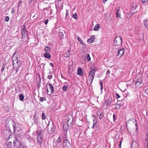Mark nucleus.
<instances>
[{
  "label": "nucleus",
  "mask_w": 148,
  "mask_h": 148,
  "mask_svg": "<svg viewBox=\"0 0 148 148\" xmlns=\"http://www.w3.org/2000/svg\"><path fill=\"white\" fill-rule=\"evenodd\" d=\"M100 25L99 24H96L94 28V30L95 31H98L100 28Z\"/></svg>",
  "instance_id": "obj_25"
},
{
  "label": "nucleus",
  "mask_w": 148,
  "mask_h": 148,
  "mask_svg": "<svg viewBox=\"0 0 148 148\" xmlns=\"http://www.w3.org/2000/svg\"><path fill=\"white\" fill-rule=\"evenodd\" d=\"M118 55H118L120 56V57L122 56L124 53V51L123 49H120L119 51H118Z\"/></svg>",
  "instance_id": "obj_21"
},
{
  "label": "nucleus",
  "mask_w": 148,
  "mask_h": 148,
  "mask_svg": "<svg viewBox=\"0 0 148 148\" xmlns=\"http://www.w3.org/2000/svg\"><path fill=\"white\" fill-rule=\"evenodd\" d=\"M14 9H13V8L12 9V11H11L12 13H14Z\"/></svg>",
  "instance_id": "obj_56"
},
{
  "label": "nucleus",
  "mask_w": 148,
  "mask_h": 148,
  "mask_svg": "<svg viewBox=\"0 0 148 148\" xmlns=\"http://www.w3.org/2000/svg\"><path fill=\"white\" fill-rule=\"evenodd\" d=\"M47 93L48 95H51L54 92V88L50 83H47L46 85Z\"/></svg>",
  "instance_id": "obj_5"
},
{
  "label": "nucleus",
  "mask_w": 148,
  "mask_h": 148,
  "mask_svg": "<svg viewBox=\"0 0 148 148\" xmlns=\"http://www.w3.org/2000/svg\"><path fill=\"white\" fill-rule=\"evenodd\" d=\"M67 87L68 86L67 85H64L62 88V90H63V91H66L67 88Z\"/></svg>",
  "instance_id": "obj_32"
},
{
  "label": "nucleus",
  "mask_w": 148,
  "mask_h": 148,
  "mask_svg": "<svg viewBox=\"0 0 148 148\" xmlns=\"http://www.w3.org/2000/svg\"><path fill=\"white\" fill-rule=\"evenodd\" d=\"M122 39L121 36H117L115 39L113 43V47L118 48L122 44Z\"/></svg>",
  "instance_id": "obj_3"
},
{
  "label": "nucleus",
  "mask_w": 148,
  "mask_h": 148,
  "mask_svg": "<svg viewBox=\"0 0 148 148\" xmlns=\"http://www.w3.org/2000/svg\"><path fill=\"white\" fill-rule=\"evenodd\" d=\"M97 71V69L95 67L91 68L90 70L89 74L88 76V79L90 83H88L89 84V85L90 86L92 84L94 77L95 75V72Z\"/></svg>",
  "instance_id": "obj_2"
},
{
  "label": "nucleus",
  "mask_w": 148,
  "mask_h": 148,
  "mask_svg": "<svg viewBox=\"0 0 148 148\" xmlns=\"http://www.w3.org/2000/svg\"><path fill=\"white\" fill-rule=\"evenodd\" d=\"M98 114V115L99 116V118L101 119L102 118V114Z\"/></svg>",
  "instance_id": "obj_49"
},
{
  "label": "nucleus",
  "mask_w": 148,
  "mask_h": 148,
  "mask_svg": "<svg viewBox=\"0 0 148 148\" xmlns=\"http://www.w3.org/2000/svg\"><path fill=\"white\" fill-rule=\"evenodd\" d=\"M50 66H51L53 68L54 67L53 64V63H50Z\"/></svg>",
  "instance_id": "obj_54"
},
{
  "label": "nucleus",
  "mask_w": 148,
  "mask_h": 148,
  "mask_svg": "<svg viewBox=\"0 0 148 148\" xmlns=\"http://www.w3.org/2000/svg\"><path fill=\"white\" fill-rule=\"evenodd\" d=\"M67 131H63V132L62 137L64 139H67Z\"/></svg>",
  "instance_id": "obj_20"
},
{
  "label": "nucleus",
  "mask_w": 148,
  "mask_h": 148,
  "mask_svg": "<svg viewBox=\"0 0 148 148\" xmlns=\"http://www.w3.org/2000/svg\"><path fill=\"white\" fill-rule=\"evenodd\" d=\"M21 32L22 35L23 39H25V41L28 40L29 38L28 37V33L24 25L22 26Z\"/></svg>",
  "instance_id": "obj_4"
},
{
  "label": "nucleus",
  "mask_w": 148,
  "mask_h": 148,
  "mask_svg": "<svg viewBox=\"0 0 148 148\" xmlns=\"http://www.w3.org/2000/svg\"><path fill=\"white\" fill-rule=\"evenodd\" d=\"M95 39V36L92 35L91 36L90 38L87 40V42H89V43H91L94 41V40Z\"/></svg>",
  "instance_id": "obj_19"
},
{
  "label": "nucleus",
  "mask_w": 148,
  "mask_h": 148,
  "mask_svg": "<svg viewBox=\"0 0 148 148\" xmlns=\"http://www.w3.org/2000/svg\"><path fill=\"white\" fill-rule=\"evenodd\" d=\"M113 122H114L115 121L116 119V115L114 114H113Z\"/></svg>",
  "instance_id": "obj_37"
},
{
  "label": "nucleus",
  "mask_w": 148,
  "mask_h": 148,
  "mask_svg": "<svg viewBox=\"0 0 148 148\" xmlns=\"http://www.w3.org/2000/svg\"><path fill=\"white\" fill-rule=\"evenodd\" d=\"M59 38L60 39H62L64 38L63 34L62 32H60L59 33Z\"/></svg>",
  "instance_id": "obj_28"
},
{
  "label": "nucleus",
  "mask_w": 148,
  "mask_h": 148,
  "mask_svg": "<svg viewBox=\"0 0 148 148\" xmlns=\"http://www.w3.org/2000/svg\"><path fill=\"white\" fill-rule=\"evenodd\" d=\"M110 73V71L109 70H108L107 71L106 73V76L107 77H109V74Z\"/></svg>",
  "instance_id": "obj_42"
},
{
  "label": "nucleus",
  "mask_w": 148,
  "mask_h": 148,
  "mask_svg": "<svg viewBox=\"0 0 148 148\" xmlns=\"http://www.w3.org/2000/svg\"><path fill=\"white\" fill-rule=\"evenodd\" d=\"M50 50L51 49L48 46H46L45 47V50L46 51V52H47L48 51L50 52Z\"/></svg>",
  "instance_id": "obj_30"
},
{
  "label": "nucleus",
  "mask_w": 148,
  "mask_h": 148,
  "mask_svg": "<svg viewBox=\"0 0 148 148\" xmlns=\"http://www.w3.org/2000/svg\"><path fill=\"white\" fill-rule=\"evenodd\" d=\"M77 73L78 75L80 76H81L83 75V72L82 68H79L77 69Z\"/></svg>",
  "instance_id": "obj_18"
},
{
  "label": "nucleus",
  "mask_w": 148,
  "mask_h": 148,
  "mask_svg": "<svg viewBox=\"0 0 148 148\" xmlns=\"http://www.w3.org/2000/svg\"><path fill=\"white\" fill-rule=\"evenodd\" d=\"M5 123L6 128L10 130L11 127H13L14 131H18L19 130L16 127V125L12 120L11 119H7L5 121Z\"/></svg>",
  "instance_id": "obj_1"
},
{
  "label": "nucleus",
  "mask_w": 148,
  "mask_h": 148,
  "mask_svg": "<svg viewBox=\"0 0 148 148\" xmlns=\"http://www.w3.org/2000/svg\"><path fill=\"white\" fill-rule=\"evenodd\" d=\"M63 143L64 146L66 147L67 148H69L70 146H71V144L69 142L67 139H64Z\"/></svg>",
  "instance_id": "obj_11"
},
{
  "label": "nucleus",
  "mask_w": 148,
  "mask_h": 148,
  "mask_svg": "<svg viewBox=\"0 0 148 148\" xmlns=\"http://www.w3.org/2000/svg\"><path fill=\"white\" fill-rule=\"evenodd\" d=\"M60 137H59L57 139V142H58V143H60V142L61 140H60Z\"/></svg>",
  "instance_id": "obj_47"
},
{
  "label": "nucleus",
  "mask_w": 148,
  "mask_h": 148,
  "mask_svg": "<svg viewBox=\"0 0 148 148\" xmlns=\"http://www.w3.org/2000/svg\"><path fill=\"white\" fill-rule=\"evenodd\" d=\"M119 8H119L118 9H117V11H116V13H119V11H120Z\"/></svg>",
  "instance_id": "obj_55"
},
{
  "label": "nucleus",
  "mask_w": 148,
  "mask_h": 148,
  "mask_svg": "<svg viewBox=\"0 0 148 148\" xmlns=\"http://www.w3.org/2000/svg\"><path fill=\"white\" fill-rule=\"evenodd\" d=\"M116 14L117 17L120 18H121V15L119 13H116Z\"/></svg>",
  "instance_id": "obj_44"
},
{
  "label": "nucleus",
  "mask_w": 148,
  "mask_h": 148,
  "mask_svg": "<svg viewBox=\"0 0 148 148\" xmlns=\"http://www.w3.org/2000/svg\"><path fill=\"white\" fill-rule=\"evenodd\" d=\"M72 17L76 19L77 18V15L76 14H73Z\"/></svg>",
  "instance_id": "obj_43"
},
{
  "label": "nucleus",
  "mask_w": 148,
  "mask_h": 148,
  "mask_svg": "<svg viewBox=\"0 0 148 148\" xmlns=\"http://www.w3.org/2000/svg\"><path fill=\"white\" fill-rule=\"evenodd\" d=\"M107 0H103V3H105L107 1Z\"/></svg>",
  "instance_id": "obj_58"
},
{
  "label": "nucleus",
  "mask_w": 148,
  "mask_h": 148,
  "mask_svg": "<svg viewBox=\"0 0 148 148\" xmlns=\"http://www.w3.org/2000/svg\"><path fill=\"white\" fill-rule=\"evenodd\" d=\"M12 64L14 68L16 69H18L20 67L21 65V63L19 60L12 62Z\"/></svg>",
  "instance_id": "obj_8"
},
{
  "label": "nucleus",
  "mask_w": 148,
  "mask_h": 148,
  "mask_svg": "<svg viewBox=\"0 0 148 148\" xmlns=\"http://www.w3.org/2000/svg\"><path fill=\"white\" fill-rule=\"evenodd\" d=\"M48 21H49V20L48 19H47L44 22V23H45L46 24V25H47L48 22Z\"/></svg>",
  "instance_id": "obj_50"
},
{
  "label": "nucleus",
  "mask_w": 148,
  "mask_h": 148,
  "mask_svg": "<svg viewBox=\"0 0 148 148\" xmlns=\"http://www.w3.org/2000/svg\"><path fill=\"white\" fill-rule=\"evenodd\" d=\"M19 148H26V147L25 143H21V144Z\"/></svg>",
  "instance_id": "obj_31"
},
{
  "label": "nucleus",
  "mask_w": 148,
  "mask_h": 148,
  "mask_svg": "<svg viewBox=\"0 0 148 148\" xmlns=\"http://www.w3.org/2000/svg\"><path fill=\"white\" fill-rule=\"evenodd\" d=\"M68 16V13L67 12H66V16Z\"/></svg>",
  "instance_id": "obj_63"
},
{
  "label": "nucleus",
  "mask_w": 148,
  "mask_h": 148,
  "mask_svg": "<svg viewBox=\"0 0 148 148\" xmlns=\"http://www.w3.org/2000/svg\"><path fill=\"white\" fill-rule=\"evenodd\" d=\"M81 44H82V46H83V47H86V45L84 43V42H83V43H81Z\"/></svg>",
  "instance_id": "obj_51"
},
{
  "label": "nucleus",
  "mask_w": 148,
  "mask_h": 148,
  "mask_svg": "<svg viewBox=\"0 0 148 148\" xmlns=\"http://www.w3.org/2000/svg\"><path fill=\"white\" fill-rule=\"evenodd\" d=\"M121 141L119 145V148H121Z\"/></svg>",
  "instance_id": "obj_57"
},
{
  "label": "nucleus",
  "mask_w": 148,
  "mask_h": 148,
  "mask_svg": "<svg viewBox=\"0 0 148 148\" xmlns=\"http://www.w3.org/2000/svg\"><path fill=\"white\" fill-rule=\"evenodd\" d=\"M70 126H69V125L67 124V123H65L64 124L63 126V131H68V128Z\"/></svg>",
  "instance_id": "obj_17"
},
{
  "label": "nucleus",
  "mask_w": 148,
  "mask_h": 148,
  "mask_svg": "<svg viewBox=\"0 0 148 148\" xmlns=\"http://www.w3.org/2000/svg\"><path fill=\"white\" fill-rule=\"evenodd\" d=\"M10 19V18L8 16H6L5 17V22H8Z\"/></svg>",
  "instance_id": "obj_41"
},
{
  "label": "nucleus",
  "mask_w": 148,
  "mask_h": 148,
  "mask_svg": "<svg viewBox=\"0 0 148 148\" xmlns=\"http://www.w3.org/2000/svg\"><path fill=\"white\" fill-rule=\"evenodd\" d=\"M37 143L38 144L41 145L42 144V143L43 140V138L42 136H37Z\"/></svg>",
  "instance_id": "obj_13"
},
{
  "label": "nucleus",
  "mask_w": 148,
  "mask_h": 148,
  "mask_svg": "<svg viewBox=\"0 0 148 148\" xmlns=\"http://www.w3.org/2000/svg\"><path fill=\"white\" fill-rule=\"evenodd\" d=\"M4 133H6L7 134H6V136H8V138H10V137L11 136V135H10V132L8 130H5L4 131Z\"/></svg>",
  "instance_id": "obj_23"
},
{
  "label": "nucleus",
  "mask_w": 148,
  "mask_h": 148,
  "mask_svg": "<svg viewBox=\"0 0 148 148\" xmlns=\"http://www.w3.org/2000/svg\"><path fill=\"white\" fill-rule=\"evenodd\" d=\"M138 144L136 141L133 140L132 142L131 148H138Z\"/></svg>",
  "instance_id": "obj_15"
},
{
  "label": "nucleus",
  "mask_w": 148,
  "mask_h": 148,
  "mask_svg": "<svg viewBox=\"0 0 148 148\" xmlns=\"http://www.w3.org/2000/svg\"><path fill=\"white\" fill-rule=\"evenodd\" d=\"M86 59L88 61H90L91 60V58L89 54H87L86 55Z\"/></svg>",
  "instance_id": "obj_33"
},
{
  "label": "nucleus",
  "mask_w": 148,
  "mask_h": 148,
  "mask_svg": "<svg viewBox=\"0 0 148 148\" xmlns=\"http://www.w3.org/2000/svg\"><path fill=\"white\" fill-rule=\"evenodd\" d=\"M19 56L17 52H15L12 56V62H14L15 61L18 60V57Z\"/></svg>",
  "instance_id": "obj_12"
},
{
  "label": "nucleus",
  "mask_w": 148,
  "mask_h": 148,
  "mask_svg": "<svg viewBox=\"0 0 148 148\" xmlns=\"http://www.w3.org/2000/svg\"><path fill=\"white\" fill-rule=\"evenodd\" d=\"M47 131L49 133L52 134L55 131V127L53 125V124H52L51 125L49 123L47 127Z\"/></svg>",
  "instance_id": "obj_6"
},
{
  "label": "nucleus",
  "mask_w": 148,
  "mask_h": 148,
  "mask_svg": "<svg viewBox=\"0 0 148 148\" xmlns=\"http://www.w3.org/2000/svg\"><path fill=\"white\" fill-rule=\"evenodd\" d=\"M77 37L78 40V41L80 43V44L82 43H83V40H82L78 36H77Z\"/></svg>",
  "instance_id": "obj_39"
},
{
  "label": "nucleus",
  "mask_w": 148,
  "mask_h": 148,
  "mask_svg": "<svg viewBox=\"0 0 148 148\" xmlns=\"http://www.w3.org/2000/svg\"><path fill=\"white\" fill-rule=\"evenodd\" d=\"M116 108L117 109H119L121 106V105H120V104H119V103H118V104H116Z\"/></svg>",
  "instance_id": "obj_38"
},
{
  "label": "nucleus",
  "mask_w": 148,
  "mask_h": 148,
  "mask_svg": "<svg viewBox=\"0 0 148 148\" xmlns=\"http://www.w3.org/2000/svg\"><path fill=\"white\" fill-rule=\"evenodd\" d=\"M147 148H148V142H147Z\"/></svg>",
  "instance_id": "obj_64"
},
{
  "label": "nucleus",
  "mask_w": 148,
  "mask_h": 148,
  "mask_svg": "<svg viewBox=\"0 0 148 148\" xmlns=\"http://www.w3.org/2000/svg\"><path fill=\"white\" fill-rule=\"evenodd\" d=\"M112 102V97L109 96L105 101V104L108 107H109Z\"/></svg>",
  "instance_id": "obj_7"
},
{
  "label": "nucleus",
  "mask_w": 148,
  "mask_h": 148,
  "mask_svg": "<svg viewBox=\"0 0 148 148\" xmlns=\"http://www.w3.org/2000/svg\"><path fill=\"white\" fill-rule=\"evenodd\" d=\"M46 53L44 54V56L45 57L47 58H51V55L47 53V52H45Z\"/></svg>",
  "instance_id": "obj_24"
},
{
  "label": "nucleus",
  "mask_w": 148,
  "mask_h": 148,
  "mask_svg": "<svg viewBox=\"0 0 148 148\" xmlns=\"http://www.w3.org/2000/svg\"><path fill=\"white\" fill-rule=\"evenodd\" d=\"M5 67V65L4 64H3L2 65L1 69V71L2 72H3L4 71Z\"/></svg>",
  "instance_id": "obj_46"
},
{
  "label": "nucleus",
  "mask_w": 148,
  "mask_h": 148,
  "mask_svg": "<svg viewBox=\"0 0 148 148\" xmlns=\"http://www.w3.org/2000/svg\"><path fill=\"white\" fill-rule=\"evenodd\" d=\"M13 143L14 146L16 148H19L21 144V143L18 140L16 139L15 141H14Z\"/></svg>",
  "instance_id": "obj_14"
},
{
  "label": "nucleus",
  "mask_w": 148,
  "mask_h": 148,
  "mask_svg": "<svg viewBox=\"0 0 148 148\" xmlns=\"http://www.w3.org/2000/svg\"><path fill=\"white\" fill-rule=\"evenodd\" d=\"M144 25L147 28H148V19L145 20L144 21Z\"/></svg>",
  "instance_id": "obj_26"
},
{
  "label": "nucleus",
  "mask_w": 148,
  "mask_h": 148,
  "mask_svg": "<svg viewBox=\"0 0 148 148\" xmlns=\"http://www.w3.org/2000/svg\"><path fill=\"white\" fill-rule=\"evenodd\" d=\"M46 98L45 97H40L39 100L41 102L46 100Z\"/></svg>",
  "instance_id": "obj_36"
},
{
  "label": "nucleus",
  "mask_w": 148,
  "mask_h": 148,
  "mask_svg": "<svg viewBox=\"0 0 148 148\" xmlns=\"http://www.w3.org/2000/svg\"><path fill=\"white\" fill-rule=\"evenodd\" d=\"M46 119V115L44 113H42V119L43 120L45 119Z\"/></svg>",
  "instance_id": "obj_40"
},
{
  "label": "nucleus",
  "mask_w": 148,
  "mask_h": 148,
  "mask_svg": "<svg viewBox=\"0 0 148 148\" xmlns=\"http://www.w3.org/2000/svg\"><path fill=\"white\" fill-rule=\"evenodd\" d=\"M36 133L37 134V136H42L40 131H37L36 132Z\"/></svg>",
  "instance_id": "obj_34"
},
{
  "label": "nucleus",
  "mask_w": 148,
  "mask_h": 148,
  "mask_svg": "<svg viewBox=\"0 0 148 148\" xmlns=\"http://www.w3.org/2000/svg\"><path fill=\"white\" fill-rule=\"evenodd\" d=\"M95 123H93V126L92 127V128H93L95 126Z\"/></svg>",
  "instance_id": "obj_61"
},
{
  "label": "nucleus",
  "mask_w": 148,
  "mask_h": 148,
  "mask_svg": "<svg viewBox=\"0 0 148 148\" xmlns=\"http://www.w3.org/2000/svg\"><path fill=\"white\" fill-rule=\"evenodd\" d=\"M51 73L50 71L49 72V74H50V75H49L47 77L49 79H51L53 77L51 75Z\"/></svg>",
  "instance_id": "obj_35"
},
{
  "label": "nucleus",
  "mask_w": 148,
  "mask_h": 148,
  "mask_svg": "<svg viewBox=\"0 0 148 148\" xmlns=\"http://www.w3.org/2000/svg\"><path fill=\"white\" fill-rule=\"evenodd\" d=\"M19 99L21 101H23L24 99V96L22 94H21L19 95Z\"/></svg>",
  "instance_id": "obj_29"
},
{
  "label": "nucleus",
  "mask_w": 148,
  "mask_h": 148,
  "mask_svg": "<svg viewBox=\"0 0 148 148\" xmlns=\"http://www.w3.org/2000/svg\"><path fill=\"white\" fill-rule=\"evenodd\" d=\"M73 118L72 117H71V119H68L67 122L66 123H67V124H68L69 126H72L73 125Z\"/></svg>",
  "instance_id": "obj_16"
},
{
  "label": "nucleus",
  "mask_w": 148,
  "mask_h": 148,
  "mask_svg": "<svg viewBox=\"0 0 148 148\" xmlns=\"http://www.w3.org/2000/svg\"><path fill=\"white\" fill-rule=\"evenodd\" d=\"M70 56V51H68L65 52V53L64 54V56L66 58L69 57Z\"/></svg>",
  "instance_id": "obj_27"
},
{
  "label": "nucleus",
  "mask_w": 148,
  "mask_h": 148,
  "mask_svg": "<svg viewBox=\"0 0 148 148\" xmlns=\"http://www.w3.org/2000/svg\"><path fill=\"white\" fill-rule=\"evenodd\" d=\"M142 78H138L136 80L135 84L136 87H138L142 83Z\"/></svg>",
  "instance_id": "obj_9"
},
{
  "label": "nucleus",
  "mask_w": 148,
  "mask_h": 148,
  "mask_svg": "<svg viewBox=\"0 0 148 148\" xmlns=\"http://www.w3.org/2000/svg\"><path fill=\"white\" fill-rule=\"evenodd\" d=\"M22 3V1L20 0L19 1V4Z\"/></svg>",
  "instance_id": "obj_59"
},
{
  "label": "nucleus",
  "mask_w": 148,
  "mask_h": 148,
  "mask_svg": "<svg viewBox=\"0 0 148 148\" xmlns=\"http://www.w3.org/2000/svg\"><path fill=\"white\" fill-rule=\"evenodd\" d=\"M103 89V86H101V91Z\"/></svg>",
  "instance_id": "obj_62"
},
{
  "label": "nucleus",
  "mask_w": 148,
  "mask_h": 148,
  "mask_svg": "<svg viewBox=\"0 0 148 148\" xmlns=\"http://www.w3.org/2000/svg\"><path fill=\"white\" fill-rule=\"evenodd\" d=\"M85 47H82L80 49V50L82 52H83L85 51Z\"/></svg>",
  "instance_id": "obj_45"
},
{
  "label": "nucleus",
  "mask_w": 148,
  "mask_h": 148,
  "mask_svg": "<svg viewBox=\"0 0 148 148\" xmlns=\"http://www.w3.org/2000/svg\"><path fill=\"white\" fill-rule=\"evenodd\" d=\"M100 84L101 86H103V83L102 81H100Z\"/></svg>",
  "instance_id": "obj_52"
},
{
  "label": "nucleus",
  "mask_w": 148,
  "mask_h": 148,
  "mask_svg": "<svg viewBox=\"0 0 148 148\" xmlns=\"http://www.w3.org/2000/svg\"><path fill=\"white\" fill-rule=\"evenodd\" d=\"M81 58H82L81 59L82 63L83 64L85 63L86 62V56L84 55H82Z\"/></svg>",
  "instance_id": "obj_22"
},
{
  "label": "nucleus",
  "mask_w": 148,
  "mask_h": 148,
  "mask_svg": "<svg viewBox=\"0 0 148 148\" xmlns=\"http://www.w3.org/2000/svg\"><path fill=\"white\" fill-rule=\"evenodd\" d=\"M148 0H141L143 3H144L145 2L147 1Z\"/></svg>",
  "instance_id": "obj_53"
},
{
  "label": "nucleus",
  "mask_w": 148,
  "mask_h": 148,
  "mask_svg": "<svg viewBox=\"0 0 148 148\" xmlns=\"http://www.w3.org/2000/svg\"><path fill=\"white\" fill-rule=\"evenodd\" d=\"M137 7V5L136 4H134L133 5L131 9V13L133 14L137 12L136 9Z\"/></svg>",
  "instance_id": "obj_10"
},
{
  "label": "nucleus",
  "mask_w": 148,
  "mask_h": 148,
  "mask_svg": "<svg viewBox=\"0 0 148 148\" xmlns=\"http://www.w3.org/2000/svg\"><path fill=\"white\" fill-rule=\"evenodd\" d=\"M37 119H35V120H34V122L36 123V122H37Z\"/></svg>",
  "instance_id": "obj_60"
},
{
  "label": "nucleus",
  "mask_w": 148,
  "mask_h": 148,
  "mask_svg": "<svg viewBox=\"0 0 148 148\" xmlns=\"http://www.w3.org/2000/svg\"><path fill=\"white\" fill-rule=\"evenodd\" d=\"M120 97V96L118 94H116V98L117 99L119 98Z\"/></svg>",
  "instance_id": "obj_48"
}]
</instances>
